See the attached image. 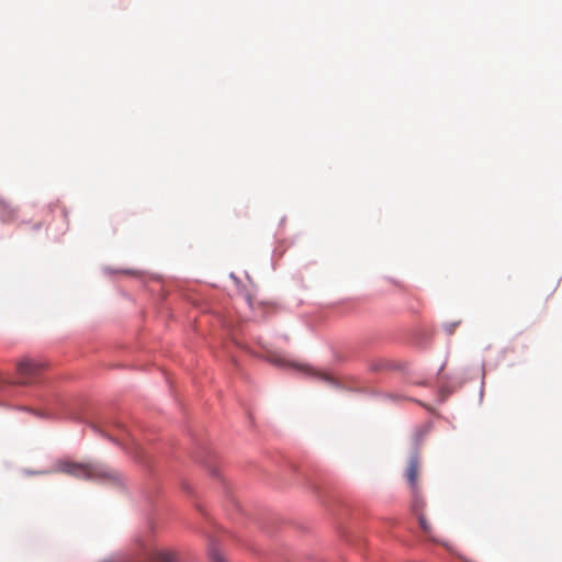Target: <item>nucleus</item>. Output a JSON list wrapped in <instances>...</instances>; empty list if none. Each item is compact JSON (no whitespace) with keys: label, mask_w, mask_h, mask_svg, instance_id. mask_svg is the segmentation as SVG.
<instances>
[{"label":"nucleus","mask_w":562,"mask_h":562,"mask_svg":"<svg viewBox=\"0 0 562 562\" xmlns=\"http://www.w3.org/2000/svg\"><path fill=\"white\" fill-rule=\"evenodd\" d=\"M418 521H419V526L420 528L423 529V531L428 536V537H431V527L430 525L427 522L424 514H419L418 516Z\"/></svg>","instance_id":"423d86ee"},{"label":"nucleus","mask_w":562,"mask_h":562,"mask_svg":"<svg viewBox=\"0 0 562 562\" xmlns=\"http://www.w3.org/2000/svg\"><path fill=\"white\" fill-rule=\"evenodd\" d=\"M419 475V462L416 457H412L408 461V465L406 469V479L411 485L412 492L415 493L418 490V480Z\"/></svg>","instance_id":"7ed1b4c3"},{"label":"nucleus","mask_w":562,"mask_h":562,"mask_svg":"<svg viewBox=\"0 0 562 562\" xmlns=\"http://www.w3.org/2000/svg\"><path fill=\"white\" fill-rule=\"evenodd\" d=\"M210 557L213 562H226L224 555L216 549L210 551Z\"/></svg>","instance_id":"6e6552de"},{"label":"nucleus","mask_w":562,"mask_h":562,"mask_svg":"<svg viewBox=\"0 0 562 562\" xmlns=\"http://www.w3.org/2000/svg\"><path fill=\"white\" fill-rule=\"evenodd\" d=\"M56 472L65 473L77 479L98 480L102 482H120V473L103 464L79 463L69 460L59 461Z\"/></svg>","instance_id":"f257e3e1"},{"label":"nucleus","mask_w":562,"mask_h":562,"mask_svg":"<svg viewBox=\"0 0 562 562\" xmlns=\"http://www.w3.org/2000/svg\"><path fill=\"white\" fill-rule=\"evenodd\" d=\"M418 521H419V526L420 528L423 529V531L428 536V537H431V527L430 525L427 522L424 514H419L418 516Z\"/></svg>","instance_id":"0eeeda50"},{"label":"nucleus","mask_w":562,"mask_h":562,"mask_svg":"<svg viewBox=\"0 0 562 562\" xmlns=\"http://www.w3.org/2000/svg\"><path fill=\"white\" fill-rule=\"evenodd\" d=\"M148 562H178L177 553L167 549H156L148 553Z\"/></svg>","instance_id":"20e7f679"},{"label":"nucleus","mask_w":562,"mask_h":562,"mask_svg":"<svg viewBox=\"0 0 562 562\" xmlns=\"http://www.w3.org/2000/svg\"><path fill=\"white\" fill-rule=\"evenodd\" d=\"M414 494V502H413V505H412V508H413V512L415 513L416 516H418L419 514H423V509L425 507V503L424 501L418 496V490H416Z\"/></svg>","instance_id":"39448f33"},{"label":"nucleus","mask_w":562,"mask_h":562,"mask_svg":"<svg viewBox=\"0 0 562 562\" xmlns=\"http://www.w3.org/2000/svg\"><path fill=\"white\" fill-rule=\"evenodd\" d=\"M44 369V363L36 361L30 358H23L16 363V372L20 376L18 381H10L4 374L0 371V390L4 385L9 384H19V385H27L35 381L37 375Z\"/></svg>","instance_id":"f03ea898"}]
</instances>
